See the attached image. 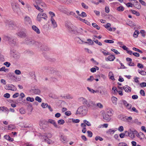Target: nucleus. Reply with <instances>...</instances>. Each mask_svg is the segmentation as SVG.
Instances as JSON below:
<instances>
[{"label":"nucleus","mask_w":146,"mask_h":146,"mask_svg":"<svg viewBox=\"0 0 146 146\" xmlns=\"http://www.w3.org/2000/svg\"><path fill=\"white\" fill-rule=\"evenodd\" d=\"M128 121H130L132 119L131 117H126L125 118Z\"/></svg>","instance_id":"obj_52"},{"label":"nucleus","mask_w":146,"mask_h":146,"mask_svg":"<svg viewBox=\"0 0 146 146\" xmlns=\"http://www.w3.org/2000/svg\"><path fill=\"white\" fill-rule=\"evenodd\" d=\"M4 64L7 67H9L10 65V63L8 62H5Z\"/></svg>","instance_id":"obj_63"},{"label":"nucleus","mask_w":146,"mask_h":146,"mask_svg":"<svg viewBox=\"0 0 146 146\" xmlns=\"http://www.w3.org/2000/svg\"><path fill=\"white\" fill-rule=\"evenodd\" d=\"M49 13L50 16V19H54V17L55 15L54 13L53 12L50 11L49 12Z\"/></svg>","instance_id":"obj_25"},{"label":"nucleus","mask_w":146,"mask_h":146,"mask_svg":"<svg viewBox=\"0 0 146 146\" xmlns=\"http://www.w3.org/2000/svg\"><path fill=\"white\" fill-rule=\"evenodd\" d=\"M48 122L53 124L55 127H57V125L54 120L51 119H49L48 121Z\"/></svg>","instance_id":"obj_8"},{"label":"nucleus","mask_w":146,"mask_h":146,"mask_svg":"<svg viewBox=\"0 0 146 146\" xmlns=\"http://www.w3.org/2000/svg\"><path fill=\"white\" fill-rule=\"evenodd\" d=\"M109 76L110 79L113 80H115L114 75L113 73L111 72H110L109 73Z\"/></svg>","instance_id":"obj_12"},{"label":"nucleus","mask_w":146,"mask_h":146,"mask_svg":"<svg viewBox=\"0 0 146 146\" xmlns=\"http://www.w3.org/2000/svg\"><path fill=\"white\" fill-rule=\"evenodd\" d=\"M13 9V10L16 12H17L18 11L17 10L19 9V7L17 6L16 5H13L12 6Z\"/></svg>","instance_id":"obj_17"},{"label":"nucleus","mask_w":146,"mask_h":146,"mask_svg":"<svg viewBox=\"0 0 146 146\" xmlns=\"http://www.w3.org/2000/svg\"><path fill=\"white\" fill-rule=\"evenodd\" d=\"M112 112L113 110H109L107 111V113L106 114H108V115H109L110 117H111L113 115Z\"/></svg>","instance_id":"obj_22"},{"label":"nucleus","mask_w":146,"mask_h":146,"mask_svg":"<svg viewBox=\"0 0 146 146\" xmlns=\"http://www.w3.org/2000/svg\"><path fill=\"white\" fill-rule=\"evenodd\" d=\"M118 129L119 131L121 132L123 131L124 128L123 126H121L118 127Z\"/></svg>","instance_id":"obj_40"},{"label":"nucleus","mask_w":146,"mask_h":146,"mask_svg":"<svg viewBox=\"0 0 146 146\" xmlns=\"http://www.w3.org/2000/svg\"><path fill=\"white\" fill-rule=\"evenodd\" d=\"M8 128L9 129H14L15 127L12 125H9L8 126Z\"/></svg>","instance_id":"obj_59"},{"label":"nucleus","mask_w":146,"mask_h":146,"mask_svg":"<svg viewBox=\"0 0 146 146\" xmlns=\"http://www.w3.org/2000/svg\"><path fill=\"white\" fill-rule=\"evenodd\" d=\"M94 79V78L92 76H91L90 77L87 79V80L88 81H92Z\"/></svg>","instance_id":"obj_60"},{"label":"nucleus","mask_w":146,"mask_h":146,"mask_svg":"<svg viewBox=\"0 0 146 146\" xmlns=\"http://www.w3.org/2000/svg\"><path fill=\"white\" fill-rule=\"evenodd\" d=\"M139 78L135 77L134 78V80L135 82L136 83H139Z\"/></svg>","instance_id":"obj_55"},{"label":"nucleus","mask_w":146,"mask_h":146,"mask_svg":"<svg viewBox=\"0 0 146 146\" xmlns=\"http://www.w3.org/2000/svg\"><path fill=\"white\" fill-rule=\"evenodd\" d=\"M24 21L25 22L30 23L31 22V20L29 17H26L24 19Z\"/></svg>","instance_id":"obj_15"},{"label":"nucleus","mask_w":146,"mask_h":146,"mask_svg":"<svg viewBox=\"0 0 146 146\" xmlns=\"http://www.w3.org/2000/svg\"><path fill=\"white\" fill-rule=\"evenodd\" d=\"M97 106L98 107L100 108H102L103 107V106L102 104L100 103H98L97 104Z\"/></svg>","instance_id":"obj_54"},{"label":"nucleus","mask_w":146,"mask_h":146,"mask_svg":"<svg viewBox=\"0 0 146 146\" xmlns=\"http://www.w3.org/2000/svg\"><path fill=\"white\" fill-rule=\"evenodd\" d=\"M44 139L45 141L47 142V143L48 144H50L52 143V141L48 139L46 137H45Z\"/></svg>","instance_id":"obj_27"},{"label":"nucleus","mask_w":146,"mask_h":146,"mask_svg":"<svg viewBox=\"0 0 146 146\" xmlns=\"http://www.w3.org/2000/svg\"><path fill=\"white\" fill-rule=\"evenodd\" d=\"M41 106L43 108H45L47 107L48 105L47 104L42 103L41 104Z\"/></svg>","instance_id":"obj_50"},{"label":"nucleus","mask_w":146,"mask_h":146,"mask_svg":"<svg viewBox=\"0 0 146 146\" xmlns=\"http://www.w3.org/2000/svg\"><path fill=\"white\" fill-rule=\"evenodd\" d=\"M35 100H36L38 101L39 102H40L42 100L38 96L36 97Z\"/></svg>","instance_id":"obj_46"},{"label":"nucleus","mask_w":146,"mask_h":146,"mask_svg":"<svg viewBox=\"0 0 146 146\" xmlns=\"http://www.w3.org/2000/svg\"><path fill=\"white\" fill-rule=\"evenodd\" d=\"M47 17L46 14L43 13V12H41L39 13L36 18L37 20L38 21H40L42 19H43L46 20Z\"/></svg>","instance_id":"obj_1"},{"label":"nucleus","mask_w":146,"mask_h":146,"mask_svg":"<svg viewBox=\"0 0 146 146\" xmlns=\"http://www.w3.org/2000/svg\"><path fill=\"white\" fill-rule=\"evenodd\" d=\"M126 5L128 7H133V4L130 3H128L126 4Z\"/></svg>","instance_id":"obj_56"},{"label":"nucleus","mask_w":146,"mask_h":146,"mask_svg":"<svg viewBox=\"0 0 146 146\" xmlns=\"http://www.w3.org/2000/svg\"><path fill=\"white\" fill-rule=\"evenodd\" d=\"M111 50L114 52L116 54H120V52L115 49H111Z\"/></svg>","instance_id":"obj_38"},{"label":"nucleus","mask_w":146,"mask_h":146,"mask_svg":"<svg viewBox=\"0 0 146 146\" xmlns=\"http://www.w3.org/2000/svg\"><path fill=\"white\" fill-rule=\"evenodd\" d=\"M104 119L107 122H109L111 119V117L108 114H104L103 115Z\"/></svg>","instance_id":"obj_4"},{"label":"nucleus","mask_w":146,"mask_h":146,"mask_svg":"<svg viewBox=\"0 0 146 146\" xmlns=\"http://www.w3.org/2000/svg\"><path fill=\"white\" fill-rule=\"evenodd\" d=\"M137 66L139 68H143L144 67L143 65L140 63H138L137 64Z\"/></svg>","instance_id":"obj_58"},{"label":"nucleus","mask_w":146,"mask_h":146,"mask_svg":"<svg viewBox=\"0 0 146 146\" xmlns=\"http://www.w3.org/2000/svg\"><path fill=\"white\" fill-rule=\"evenodd\" d=\"M72 121L73 123H79L80 122V120L79 119H75L73 118L72 119Z\"/></svg>","instance_id":"obj_32"},{"label":"nucleus","mask_w":146,"mask_h":146,"mask_svg":"<svg viewBox=\"0 0 146 146\" xmlns=\"http://www.w3.org/2000/svg\"><path fill=\"white\" fill-rule=\"evenodd\" d=\"M119 146H128L127 144L121 142L119 143L118 144Z\"/></svg>","instance_id":"obj_43"},{"label":"nucleus","mask_w":146,"mask_h":146,"mask_svg":"<svg viewBox=\"0 0 146 146\" xmlns=\"http://www.w3.org/2000/svg\"><path fill=\"white\" fill-rule=\"evenodd\" d=\"M132 110L135 113H138V112L137 110L134 107H133L132 108Z\"/></svg>","instance_id":"obj_61"},{"label":"nucleus","mask_w":146,"mask_h":146,"mask_svg":"<svg viewBox=\"0 0 146 146\" xmlns=\"http://www.w3.org/2000/svg\"><path fill=\"white\" fill-rule=\"evenodd\" d=\"M104 26L107 30L110 31H115L116 30L115 28H111V24L110 23H108Z\"/></svg>","instance_id":"obj_3"},{"label":"nucleus","mask_w":146,"mask_h":146,"mask_svg":"<svg viewBox=\"0 0 146 146\" xmlns=\"http://www.w3.org/2000/svg\"><path fill=\"white\" fill-rule=\"evenodd\" d=\"M136 2L137 3V4L135 5V7L138 9H140L141 8L140 5L137 1H136Z\"/></svg>","instance_id":"obj_42"},{"label":"nucleus","mask_w":146,"mask_h":146,"mask_svg":"<svg viewBox=\"0 0 146 146\" xmlns=\"http://www.w3.org/2000/svg\"><path fill=\"white\" fill-rule=\"evenodd\" d=\"M33 2H35L37 5H40L42 4L41 0H33Z\"/></svg>","instance_id":"obj_21"},{"label":"nucleus","mask_w":146,"mask_h":146,"mask_svg":"<svg viewBox=\"0 0 146 146\" xmlns=\"http://www.w3.org/2000/svg\"><path fill=\"white\" fill-rule=\"evenodd\" d=\"M15 73L17 75H19L21 73V72L19 70H16L15 71Z\"/></svg>","instance_id":"obj_53"},{"label":"nucleus","mask_w":146,"mask_h":146,"mask_svg":"<svg viewBox=\"0 0 146 146\" xmlns=\"http://www.w3.org/2000/svg\"><path fill=\"white\" fill-rule=\"evenodd\" d=\"M107 58L108 60L113 61L115 59V57L114 55H110L108 56Z\"/></svg>","instance_id":"obj_11"},{"label":"nucleus","mask_w":146,"mask_h":146,"mask_svg":"<svg viewBox=\"0 0 146 146\" xmlns=\"http://www.w3.org/2000/svg\"><path fill=\"white\" fill-rule=\"evenodd\" d=\"M139 34V31L137 30H135L133 34V36L135 38H137L138 36V35Z\"/></svg>","instance_id":"obj_19"},{"label":"nucleus","mask_w":146,"mask_h":146,"mask_svg":"<svg viewBox=\"0 0 146 146\" xmlns=\"http://www.w3.org/2000/svg\"><path fill=\"white\" fill-rule=\"evenodd\" d=\"M117 10L119 11H122L124 10V8L122 6H120L117 8Z\"/></svg>","instance_id":"obj_28"},{"label":"nucleus","mask_w":146,"mask_h":146,"mask_svg":"<svg viewBox=\"0 0 146 146\" xmlns=\"http://www.w3.org/2000/svg\"><path fill=\"white\" fill-rule=\"evenodd\" d=\"M84 123L86 124L88 126H90L91 125V123L90 122L86 120H84L83 121Z\"/></svg>","instance_id":"obj_33"},{"label":"nucleus","mask_w":146,"mask_h":146,"mask_svg":"<svg viewBox=\"0 0 146 146\" xmlns=\"http://www.w3.org/2000/svg\"><path fill=\"white\" fill-rule=\"evenodd\" d=\"M140 33L141 34L142 36L143 37H144L145 36V31L143 30H141L140 31Z\"/></svg>","instance_id":"obj_37"},{"label":"nucleus","mask_w":146,"mask_h":146,"mask_svg":"<svg viewBox=\"0 0 146 146\" xmlns=\"http://www.w3.org/2000/svg\"><path fill=\"white\" fill-rule=\"evenodd\" d=\"M94 42H95V43H96L98 44V45L100 46H101L102 44V43L101 42H98V40H96L94 41Z\"/></svg>","instance_id":"obj_64"},{"label":"nucleus","mask_w":146,"mask_h":146,"mask_svg":"<svg viewBox=\"0 0 146 146\" xmlns=\"http://www.w3.org/2000/svg\"><path fill=\"white\" fill-rule=\"evenodd\" d=\"M99 69V68L97 67H96V68H93L90 69V71L92 72H94L96 71V70H98Z\"/></svg>","instance_id":"obj_29"},{"label":"nucleus","mask_w":146,"mask_h":146,"mask_svg":"<svg viewBox=\"0 0 146 146\" xmlns=\"http://www.w3.org/2000/svg\"><path fill=\"white\" fill-rule=\"evenodd\" d=\"M131 13L134 14L135 15L137 16H139L140 15L139 13L136 11L134 10H131Z\"/></svg>","instance_id":"obj_26"},{"label":"nucleus","mask_w":146,"mask_h":146,"mask_svg":"<svg viewBox=\"0 0 146 146\" xmlns=\"http://www.w3.org/2000/svg\"><path fill=\"white\" fill-rule=\"evenodd\" d=\"M32 28L33 30L36 32L37 33H40V31L38 28L35 26L33 25L32 27Z\"/></svg>","instance_id":"obj_13"},{"label":"nucleus","mask_w":146,"mask_h":146,"mask_svg":"<svg viewBox=\"0 0 146 146\" xmlns=\"http://www.w3.org/2000/svg\"><path fill=\"white\" fill-rule=\"evenodd\" d=\"M82 5L84 8L85 9H87L88 8V6L86 5L85 4L83 3H82Z\"/></svg>","instance_id":"obj_49"},{"label":"nucleus","mask_w":146,"mask_h":146,"mask_svg":"<svg viewBox=\"0 0 146 146\" xmlns=\"http://www.w3.org/2000/svg\"><path fill=\"white\" fill-rule=\"evenodd\" d=\"M87 106L91 109H94L95 108V103L93 102L90 101L88 104Z\"/></svg>","instance_id":"obj_5"},{"label":"nucleus","mask_w":146,"mask_h":146,"mask_svg":"<svg viewBox=\"0 0 146 146\" xmlns=\"http://www.w3.org/2000/svg\"><path fill=\"white\" fill-rule=\"evenodd\" d=\"M133 49L135 51H137V52H139L141 53H142V52L141 50H139L138 49H137L136 48H135V47L133 48Z\"/></svg>","instance_id":"obj_51"},{"label":"nucleus","mask_w":146,"mask_h":146,"mask_svg":"<svg viewBox=\"0 0 146 146\" xmlns=\"http://www.w3.org/2000/svg\"><path fill=\"white\" fill-rule=\"evenodd\" d=\"M111 99L113 103L115 105H116L117 104V98L114 97H112Z\"/></svg>","instance_id":"obj_18"},{"label":"nucleus","mask_w":146,"mask_h":146,"mask_svg":"<svg viewBox=\"0 0 146 146\" xmlns=\"http://www.w3.org/2000/svg\"><path fill=\"white\" fill-rule=\"evenodd\" d=\"M87 132L88 133V135L89 137H92V133L91 131H87Z\"/></svg>","instance_id":"obj_57"},{"label":"nucleus","mask_w":146,"mask_h":146,"mask_svg":"<svg viewBox=\"0 0 146 146\" xmlns=\"http://www.w3.org/2000/svg\"><path fill=\"white\" fill-rule=\"evenodd\" d=\"M123 89L126 92H130L131 91V88L127 86H124Z\"/></svg>","instance_id":"obj_9"},{"label":"nucleus","mask_w":146,"mask_h":146,"mask_svg":"<svg viewBox=\"0 0 146 146\" xmlns=\"http://www.w3.org/2000/svg\"><path fill=\"white\" fill-rule=\"evenodd\" d=\"M92 25L94 27L96 28L98 30H99L100 29V27L98 26V25L96 23H92Z\"/></svg>","instance_id":"obj_24"},{"label":"nucleus","mask_w":146,"mask_h":146,"mask_svg":"<svg viewBox=\"0 0 146 146\" xmlns=\"http://www.w3.org/2000/svg\"><path fill=\"white\" fill-rule=\"evenodd\" d=\"M50 21L51 23L54 28L56 27H57V24L54 19H50Z\"/></svg>","instance_id":"obj_10"},{"label":"nucleus","mask_w":146,"mask_h":146,"mask_svg":"<svg viewBox=\"0 0 146 146\" xmlns=\"http://www.w3.org/2000/svg\"><path fill=\"white\" fill-rule=\"evenodd\" d=\"M35 7L37 9H38L40 12H43V10L42 9L40 8V7H38V5H35Z\"/></svg>","instance_id":"obj_34"},{"label":"nucleus","mask_w":146,"mask_h":146,"mask_svg":"<svg viewBox=\"0 0 146 146\" xmlns=\"http://www.w3.org/2000/svg\"><path fill=\"white\" fill-rule=\"evenodd\" d=\"M85 50L86 52H87L88 53H92V51L88 48H85Z\"/></svg>","instance_id":"obj_62"},{"label":"nucleus","mask_w":146,"mask_h":146,"mask_svg":"<svg viewBox=\"0 0 146 146\" xmlns=\"http://www.w3.org/2000/svg\"><path fill=\"white\" fill-rule=\"evenodd\" d=\"M4 97L7 98H9L10 97V95L9 94L7 93L4 95Z\"/></svg>","instance_id":"obj_47"},{"label":"nucleus","mask_w":146,"mask_h":146,"mask_svg":"<svg viewBox=\"0 0 146 146\" xmlns=\"http://www.w3.org/2000/svg\"><path fill=\"white\" fill-rule=\"evenodd\" d=\"M26 100L27 101L31 102H33L34 100L33 98H31L30 97H27L26 99Z\"/></svg>","instance_id":"obj_30"},{"label":"nucleus","mask_w":146,"mask_h":146,"mask_svg":"<svg viewBox=\"0 0 146 146\" xmlns=\"http://www.w3.org/2000/svg\"><path fill=\"white\" fill-rule=\"evenodd\" d=\"M140 85L141 87H146V83L143 82L140 84Z\"/></svg>","instance_id":"obj_45"},{"label":"nucleus","mask_w":146,"mask_h":146,"mask_svg":"<svg viewBox=\"0 0 146 146\" xmlns=\"http://www.w3.org/2000/svg\"><path fill=\"white\" fill-rule=\"evenodd\" d=\"M104 42L109 43H113L114 42L113 40H104Z\"/></svg>","instance_id":"obj_36"},{"label":"nucleus","mask_w":146,"mask_h":146,"mask_svg":"<svg viewBox=\"0 0 146 146\" xmlns=\"http://www.w3.org/2000/svg\"><path fill=\"white\" fill-rule=\"evenodd\" d=\"M79 16L84 17H86L87 16L86 14L84 12H83L81 14H79Z\"/></svg>","instance_id":"obj_35"},{"label":"nucleus","mask_w":146,"mask_h":146,"mask_svg":"<svg viewBox=\"0 0 146 146\" xmlns=\"http://www.w3.org/2000/svg\"><path fill=\"white\" fill-rule=\"evenodd\" d=\"M123 103L124 105L126 107L129 109H130L131 107V105L127 103L126 101L124 100L123 101Z\"/></svg>","instance_id":"obj_6"},{"label":"nucleus","mask_w":146,"mask_h":146,"mask_svg":"<svg viewBox=\"0 0 146 146\" xmlns=\"http://www.w3.org/2000/svg\"><path fill=\"white\" fill-rule=\"evenodd\" d=\"M139 72L142 75L145 76L146 75V72L144 71H140Z\"/></svg>","instance_id":"obj_44"},{"label":"nucleus","mask_w":146,"mask_h":146,"mask_svg":"<svg viewBox=\"0 0 146 146\" xmlns=\"http://www.w3.org/2000/svg\"><path fill=\"white\" fill-rule=\"evenodd\" d=\"M58 124L60 125L63 124L65 122L64 120L62 119L58 120Z\"/></svg>","instance_id":"obj_31"},{"label":"nucleus","mask_w":146,"mask_h":146,"mask_svg":"<svg viewBox=\"0 0 146 146\" xmlns=\"http://www.w3.org/2000/svg\"><path fill=\"white\" fill-rule=\"evenodd\" d=\"M137 136L141 140L145 138V135L143 133L141 132L139 133Z\"/></svg>","instance_id":"obj_7"},{"label":"nucleus","mask_w":146,"mask_h":146,"mask_svg":"<svg viewBox=\"0 0 146 146\" xmlns=\"http://www.w3.org/2000/svg\"><path fill=\"white\" fill-rule=\"evenodd\" d=\"M112 92L114 94H117L118 91L116 87H113L112 88Z\"/></svg>","instance_id":"obj_20"},{"label":"nucleus","mask_w":146,"mask_h":146,"mask_svg":"<svg viewBox=\"0 0 146 146\" xmlns=\"http://www.w3.org/2000/svg\"><path fill=\"white\" fill-rule=\"evenodd\" d=\"M101 52L104 54L105 56L109 54V52L106 50H104L101 49L100 50Z\"/></svg>","instance_id":"obj_16"},{"label":"nucleus","mask_w":146,"mask_h":146,"mask_svg":"<svg viewBox=\"0 0 146 146\" xmlns=\"http://www.w3.org/2000/svg\"><path fill=\"white\" fill-rule=\"evenodd\" d=\"M61 141L63 143H66V138L64 137L62 135H61Z\"/></svg>","instance_id":"obj_23"},{"label":"nucleus","mask_w":146,"mask_h":146,"mask_svg":"<svg viewBox=\"0 0 146 146\" xmlns=\"http://www.w3.org/2000/svg\"><path fill=\"white\" fill-rule=\"evenodd\" d=\"M95 139L96 141H98V140H99L100 141H102L103 140L102 137L100 136H96Z\"/></svg>","instance_id":"obj_41"},{"label":"nucleus","mask_w":146,"mask_h":146,"mask_svg":"<svg viewBox=\"0 0 146 146\" xmlns=\"http://www.w3.org/2000/svg\"><path fill=\"white\" fill-rule=\"evenodd\" d=\"M4 137L5 139H6L11 141H12L14 140L13 138H11L8 135H5L4 136Z\"/></svg>","instance_id":"obj_14"},{"label":"nucleus","mask_w":146,"mask_h":146,"mask_svg":"<svg viewBox=\"0 0 146 146\" xmlns=\"http://www.w3.org/2000/svg\"><path fill=\"white\" fill-rule=\"evenodd\" d=\"M20 112L21 114H23L25 113V110L23 108H21L20 109Z\"/></svg>","instance_id":"obj_39"},{"label":"nucleus","mask_w":146,"mask_h":146,"mask_svg":"<svg viewBox=\"0 0 146 146\" xmlns=\"http://www.w3.org/2000/svg\"><path fill=\"white\" fill-rule=\"evenodd\" d=\"M7 69L5 68V67L4 66L3 67L1 68H0V71H5V72L7 70Z\"/></svg>","instance_id":"obj_48"},{"label":"nucleus","mask_w":146,"mask_h":146,"mask_svg":"<svg viewBox=\"0 0 146 146\" xmlns=\"http://www.w3.org/2000/svg\"><path fill=\"white\" fill-rule=\"evenodd\" d=\"M78 111L80 113L85 114L87 113V110L85 107H80L78 108Z\"/></svg>","instance_id":"obj_2"}]
</instances>
